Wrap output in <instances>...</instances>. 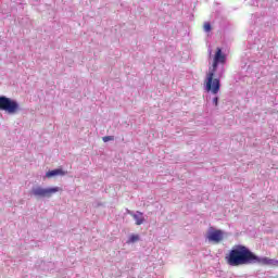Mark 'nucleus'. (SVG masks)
Returning a JSON list of instances; mask_svg holds the SVG:
<instances>
[{
  "label": "nucleus",
  "instance_id": "nucleus-1",
  "mask_svg": "<svg viewBox=\"0 0 278 278\" xmlns=\"http://www.w3.org/2000/svg\"><path fill=\"white\" fill-rule=\"evenodd\" d=\"M227 62V55L223 53V49L216 48L215 55L213 58V64L206 73L204 79V88L206 92H212V94H218L220 92V79L214 78L216 71H218V64H225Z\"/></svg>",
  "mask_w": 278,
  "mask_h": 278
},
{
  "label": "nucleus",
  "instance_id": "nucleus-2",
  "mask_svg": "<svg viewBox=\"0 0 278 278\" xmlns=\"http://www.w3.org/2000/svg\"><path fill=\"white\" fill-rule=\"evenodd\" d=\"M254 260L255 253L251 252V250L244 245H235L226 256V262L229 266L253 264Z\"/></svg>",
  "mask_w": 278,
  "mask_h": 278
},
{
  "label": "nucleus",
  "instance_id": "nucleus-3",
  "mask_svg": "<svg viewBox=\"0 0 278 278\" xmlns=\"http://www.w3.org/2000/svg\"><path fill=\"white\" fill-rule=\"evenodd\" d=\"M0 110L8 112V114H16L17 112H21V105H18L16 100L0 96Z\"/></svg>",
  "mask_w": 278,
  "mask_h": 278
},
{
  "label": "nucleus",
  "instance_id": "nucleus-4",
  "mask_svg": "<svg viewBox=\"0 0 278 278\" xmlns=\"http://www.w3.org/2000/svg\"><path fill=\"white\" fill-rule=\"evenodd\" d=\"M55 192H62V188L60 187H52V188H42V187H36L33 188L31 194L34 197H38L39 199H51Z\"/></svg>",
  "mask_w": 278,
  "mask_h": 278
},
{
  "label": "nucleus",
  "instance_id": "nucleus-5",
  "mask_svg": "<svg viewBox=\"0 0 278 278\" xmlns=\"http://www.w3.org/2000/svg\"><path fill=\"white\" fill-rule=\"evenodd\" d=\"M224 238L225 232L220 229L211 230L207 235V240H210V242H215L216 244L223 242Z\"/></svg>",
  "mask_w": 278,
  "mask_h": 278
},
{
  "label": "nucleus",
  "instance_id": "nucleus-6",
  "mask_svg": "<svg viewBox=\"0 0 278 278\" xmlns=\"http://www.w3.org/2000/svg\"><path fill=\"white\" fill-rule=\"evenodd\" d=\"M253 264H262V266H274V268L278 267V261L269 257H260L255 255Z\"/></svg>",
  "mask_w": 278,
  "mask_h": 278
},
{
  "label": "nucleus",
  "instance_id": "nucleus-7",
  "mask_svg": "<svg viewBox=\"0 0 278 278\" xmlns=\"http://www.w3.org/2000/svg\"><path fill=\"white\" fill-rule=\"evenodd\" d=\"M58 175H66V173H64V170L62 169H53L47 172L46 177H48V179H51V177H56Z\"/></svg>",
  "mask_w": 278,
  "mask_h": 278
},
{
  "label": "nucleus",
  "instance_id": "nucleus-8",
  "mask_svg": "<svg viewBox=\"0 0 278 278\" xmlns=\"http://www.w3.org/2000/svg\"><path fill=\"white\" fill-rule=\"evenodd\" d=\"M132 218L136 220V225H142L144 223V216L140 212L132 214Z\"/></svg>",
  "mask_w": 278,
  "mask_h": 278
},
{
  "label": "nucleus",
  "instance_id": "nucleus-9",
  "mask_svg": "<svg viewBox=\"0 0 278 278\" xmlns=\"http://www.w3.org/2000/svg\"><path fill=\"white\" fill-rule=\"evenodd\" d=\"M138 240H140V236L131 235L128 242H138Z\"/></svg>",
  "mask_w": 278,
  "mask_h": 278
},
{
  "label": "nucleus",
  "instance_id": "nucleus-10",
  "mask_svg": "<svg viewBox=\"0 0 278 278\" xmlns=\"http://www.w3.org/2000/svg\"><path fill=\"white\" fill-rule=\"evenodd\" d=\"M203 29L204 31H212V24L210 22L204 23Z\"/></svg>",
  "mask_w": 278,
  "mask_h": 278
},
{
  "label": "nucleus",
  "instance_id": "nucleus-11",
  "mask_svg": "<svg viewBox=\"0 0 278 278\" xmlns=\"http://www.w3.org/2000/svg\"><path fill=\"white\" fill-rule=\"evenodd\" d=\"M103 142H110V140H114V136H105L102 138Z\"/></svg>",
  "mask_w": 278,
  "mask_h": 278
},
{
  "label": "nucleus",
  "instance_id": "nucleus-12",
  "mask_svg": "<svg viewBox=\"0 0 278 278\" xmlns=\"http://www.w3.org/2000/svg\"><path fill=\"white\" fill-rule=\"evenodd\" d=\"M213 102L215 103V106H218V97L214 98Z\"/></svg>",
  "mask_w": 278,
  "mask_h": 278
}]
</instances>
